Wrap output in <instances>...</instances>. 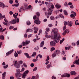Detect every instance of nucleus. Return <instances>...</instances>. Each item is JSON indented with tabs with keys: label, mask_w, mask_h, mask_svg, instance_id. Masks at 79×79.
<instances>
[{
	"label": "nucleus",
	"mask_w": 79,
	"mask_h": 79,
	"mask_svg": "<svg viewBox=\"0 0 79 79\" xmlns=\"http://www.w3.org/2000/svg\"><path fill=\"white\" fill-rule=\"evenodd\" d=\"M58 32V29L57 28H54L52 31V33L53 35L52 37L53 39H54V41L56 42V43L59 42V41L60 40V38H61L60 35L57 33Z\"/></svg>",
	"instance_id": "obj_1"
},
{
	"label": "nucleus",
	"mask_w": 79,
	"mask_h": 79,
	"mask_svg": "<svg viewBox=\"0 0 79 79\" xmlns=\"http://www.w3.org/2000/svg\"><path fill=\"white\" fill-rule=\"evenodd\" d=\"M29 43H30V41H27L25 42L23 41L22 43V45L23 46H26V45H27Z\"/></svg>",
	"instance_id": "obj_2"
},
{
	"label": "nucleus",
	"mask_w": 79,
	"mask_h": 79,
	"mask_svg": "<svg viewBox=\"0 0 79 79\" xmlns=\"http://www.w3.org/2000/svg\"><path fill=\"white\" fill-rule=\"evenodd\" d=\"M10 23L11 24H15L16 23V19H14L11 20V21H10Z\"/></svg>",
	"instance_id": "obj_3"
},
{
	"label": "nucleus",
	"mask_w": 79,
	"mask_h": 79,
	"mask_svg": "<svg viewBox=\"0 0 79 79\" xmlns=\"http://www.w3.org/2000/svg\"><path fill=\"white\" fill-rule=\"evenodd\" d=\"M34 22L36 24H40V21L39 20V17H37L36 20H35Z\"/></svg>",
	"instance_id": "obj_4"
},
{
	"label": "nucleus",
	"mask_w": 79,
	"mask_h": 79,
	"mask_svg": "<svg viewBox=\"0 0 79 79\" xmlns=\"http://www.w3.org/2000/svg\"><path fill=\"white\" fill-rule=\"evenodd\" d=\"M73 22L72 21H69L67 22V25H68L69 27H71L72 26H73Z\"/></svg>",
	"instance_id": "obj_5"
},
{
	"label": "nucleus",
	"mask_w": 79,
	"mask_h": 79,
	"mask_svg": "<svg viewBox=\"0 0 79 79\" xmlns=\"http://www.w3.org/2000/svg\"><path fill=\"white\" fill-rule=\"evenodd\" d=\"M14 50L12 49L10 51H9L8 52H7L6 54V56H9L11 54L12 52H13Z\"/></svg>",
	"instance_id": "obj_6"
},
{
	"label": "nucleus",
	"mask_w": 79,
	"mask_h": 79,
	"mask_svg": "<svg viewBox=\"0 0 79 79\" xmlns=\"http://www.w3.org/2000/svg\"><path fill=\"white\" fill-rule=\"evenodd\" d=\"M50 45L51 47H54L56 45V43L54 41H52L50 43Z\"/></svg>",
	"instance_id": "obj_7"
},
{
	"label": "nucleus",
	"mask_w": 79,
	"mask_h": 79,
	"mask_svg": "<svg viewBox=\"0 0 79 79\" xmlns=\"http://www.w3.org/2000/svg\"><path fill=\"white\" fill-rule=\"evenodd\" d=\"M15 75L17 77H21V76L22 74L20 73V72L19 73H16L15 74Z\"/></svg>",
	"instance_id": "obj_8"
},
{
	"label": "nucleus",
	"mask_w": 79,
	"mask_h": 79,
	"mask_svg": "<svg viewBox=\"0 0 79 79\" xmlns=\"http://www.w3.org/2000/svg\"><path fill=\"white\" fill-rule=\"evenodd\" d=\"M5 6V4L3 2H0V7H2V8H4V6Z\"/></svg>",
	"instance_id": "obj_9"
},
{
	"label": "nucleus",
	"mask_w": 79,
	"mask_h": 79,
	"mask_svg": "<svg viewBox=\"0 0 79 79\" xmlns=\"http://www.w3.org/2000/svg\"><path fill=\"white\" fill-rule=\"evenodd\" d=\"M57 9H59V8H61V6L60 5L58 4H56L55 5Z\"/></svg>",
	"instance_id": "obj_10"
},
{
	"label": "nucleus",
	"mask_w": 79,
	"mask_h": 79,
	"mask_svg": "<svg viewBox=\"0 0 79 79\" xmlns=\"http://www.w3.org/2000/svg\"><path fill=\"white\" fill-rule=\"evenodd\" d=\"M70 73L71 75H74V76H75V75H76V74H77V73L74 71H72L70 72Z\"/></svg>",
	"instance_id": "obj_11"
},
{
	"label": "nucleus",
	"mask_w": 79,
	"mask_h": 79,
	"mask_svg": "<svg viewBox=\"0 0 79 79\" xmlns=\"http://www.w3.org/2000/svg\"><path fill=\"white\" fill-rule=\"evenodd\" d=\"M49 5H50L51 8H52V10H53V9L54 8H55V7H54V5H53V3L51 2H50Z\"/></svg>",
	"instance_id": "obj_12"
},
{
	"label": "nucleus",
	"mask_w": 79,
	"mask_h": 79,
	"mask_svg": "<svg viewBox=\"0 0 79 79\" xmlns=\"http://www.w3.org/2000/svg\"><path fill=\"white\" fill-rule=\"evenodd\" d=\"M79 64V59H78V60H75V63L73 64Z\"/></svg>",
	"instance_id": "obj_13"
},
{
	"label": "nucleus",
	"mask_w": 79,
	"mask_h": 79,
	"mask_svg": "<svg viewBox=\"0 0 79 79\" xmlns=\"http://www.w3.org/2000/svg\"><path fill=\"white\" fill-rule=\"evenodd\" d=\"M76 15H74L73 14H71L70 15V17L73 19H74L75 18V16Z\"/></svg>",
	"instance_id": "obj_14"
},
{
	"label": "nucleus",
	"mask_w": 79,
	"mask_h": 79,
	"mask_svg": "<svg viewBox=\"0 0 79 79\" xmlns=\"http://www.w3.org/2000/svg\"><path fill=\"white\" fill-rule=\"evenodd\" d=\"M44 41H43L40 44V47H42L44 45Z\"/></svg>",
	"instance_id": "obj_15"
},
{
	"label": "nucleus",
	"mask_w": 79,
	"mask_h": 79,
	"mask_svg": "<svg viewBox=\"0 0 79 79\" xmlns=\"http://www.w3.org/2000/svg\"><path fill=\"white\" fill-rule=\"evenodd\" d=\"M24 55L26 56H27V58H31V57L29 56V54L27 53H24Z\"/></svg>",
	"instance_id": "obj_16"
},
{
	"label": "nucleus",
	"mask_w": 79,
	"mask_h": 79,
	"mask_svg": "<svg viewBox=\"0 0 79 79\" xmlns=\"http://www.w3.org/2000/svg\"><path fill=\"white\" fill-rule=\"evenodd\" d=\"M51 62H50V64H48L47 65V69H49V68H50V66L51 67H52V64H51Z\"/></svg>",
	"instance_id": "obj_17"
},
{
	"label": "nucleus",
	"mask_w": 79,
	"mask_h": 79,
	"mask_svg": "<svg viewBox=\"0 0 79 79\" xmlns=\"http://www.w3.org/2000/svg\"><path fill=\"white\" fill-rule=\"evenodd\" d=\"M2 78L3 79H5V77L6 76V72H5L2 74Z\"/></svg>",
	"instance_id": "obj_18"
},
{
	"label": "nucleus",
	"mask_w": 79,
	"mask_h": 79,
	"mask_svg": "<svg viewBox=\"0 0 79 79\" xmlns=\"http://www.w3.org/2000/svg\"><path fill=\"white\" fill-rule=\"evenodd\" d=\"M27 9L28 10H30L31 11V10H32V7H31V5H29L27 7Z\"/></svg>",
	"instance_id": "obj_19"
},
{
	"label": "nucleus",
	"mask_w": 79,
	"mask_h": 79,
	"mask_svg": "<svg viewBox=\"0 0 79 79\" xmlns=\"http://www.w3.org/2000/svg\"><path fill=\"white\" fill-rule=\"evenodd\" d=\"M14 66L15 68H20V65L18 64L15 65Z\"/></svg>",
	"instance_id": "obj_20"
},
{
	"label": "nucleus",
	"mask_w": 79,
	"mask_h": 79,
	"mask_svg": "<svg viewBox=\"0 0 79 79\" xmlns=\"http://www.w3.org/2000/svg\"><path fill=\"white\" fill-rule=\"evenodd\" d=\"M19 3L17 4H15L12 5V6H15V7H18L19 6Z\"/></svg>",
	"instance_id": "obj_21"
},
{
	"label": "nucleus",
	"mask_w": 79,
	"mask_h": 79,
	"mask_svg": "<svg viewBox=\"0 0 79 79\" xmlns=\"http://www.w3.org/2000/svg\"><path fill=\"white\" fill-rule=\"evenodd\" d=\"M13 62L14 63V64L15 65H16V64H18V60H14L13 61Z\"/></svg>",
	"instance_id": "obj_22"
},
{
	"label": "nucleus",
	"mask_w": 79,
	"mask_h": 79,
	"mask_svg": "<svg viewBox=\"0 0 79 79\" xmlns=\"http://www.w3.org/2000/svg\"><path fill=\"white\" fill-rule=\"evenodd\" d=\"M26 76H27V74H25L24 73H23L22 76V78H23V79H25V78H26Z\"/></svg>",
	"instance_id": "obj_23"
},
{
	"label": "nucleus",
	"mask_w": 79,
	"mask_h": 79,
	"mask_svg": "<svg viewBox=\"0 0 79 79\" xmlns=\"http://www.w3.org/2000/svg\"><path fill=\"white\" fill-rule=\"evenodd\" d=\"M50 19L51 20H53L55 19V17L53 16H52L50 17Z\"/></svg>",
	"instance_id": "obj_24"
},
{
	"label": "nucleus",
	"mask_w": 79,
	"mask_h": 79,
	"mask_svg": "<svg viewBox=\"0 0 79 79\" xmlns=\"http://www.w3.org/2000/svg\"><path fill=\"white\" fill-rule=\"evenodd\" d=\"M18 15V13H17L16 15H15V14H13V16L14 18H17V16Z\"/></svg>",
	"instance_id": "obj_25"
},
{
	"label": "nucleus",
	"mask_w": 79,
	"mask_h": 79,
	"mask_svg": "<svg viewBox=\"0 0 79 79\" xmlns=\"http://www.w3.org/2000/svg\"><path fill=\"white\" fill-rule=\"evenodd\" d=\"M64 15H66V16H68V14L67 11H66V10H64Z\"/></svg>",
	"instance_id": "obj_26"
},
{
	"label": "nucleus",
	"mask_w": 79,
	"mask_h": 79,
	"mask_svg": "<svg viewBox=\"0 0 79 79\" xmlns=\"http://www.w3.org/2000/svg\"><path fill=\"white\" fill-rule=\"evenodd\" d=\"M14 56L15 57H18V54L17 53H16V51H15V53Z\"/></svg>",
	"instance_id": "obj_27"
},
{
	"label": "nucleus",
	"mask_w": 79,
	"mask_h": 79,
	"mask_svg": "<svg viewBox=\"0 0 79 79\" xmlns=\"http://www.w3.org/2000/svg\"><path fill=\"white\" fill-rule=\"evenodd\" d=\"M48 10L49 12H52L53 11V9H52L51 8H49Z\"/></svg>",
	"instance_id": "obj_28"
},
{
	"label": "nucleus",
	"mask_w": 79,
	"mask_h": 79,
	"mask_svg": "<svg viewBox=\"0 0 79 79\" xmlns=\"http://www.w3.org/2000/svg\"><path fill=\"white\" fill-rule=\"evenodd\" d=\"M17 53L19 54V55H21V53H22V51L21 50H20L18 51H17Z\"/></svg>",
	"instance_id": "obj_29"
},
{
	"label": "nucleus",
	"mask_w": 79,
	"mask_h": 79,
	"mask_svg": "<svg viewBox=\"0 0 79 79\" xmlns=\"http://www.w3.org/2000/svg\"><path fill=\"white\" fill-rule=\"evenodd\" d=\"M64 40V38H63L62 40L60 41V44H61L63 42V41Z\"/></svg>",
	"instance_id": "obj_30"
},
{
	"label": "nucleus",
	"mask_w": 79,
	"mask_h": 79,
	"mask_svg": "<svg viewBox=\"0 0 79 79\" xmlns=\"http://www.w3.org/2000/svg\"><path fill=\"white\" fill-rule=\"evenodd\" d=\"M0 39L1 40H4V36L3 35H0Z\"/></svg>",
	"instance_id": "obj_31"
},
{
	"label": "nucleus",
	"mask_w": 79,
	"mask_h": 79,
	"mask_svg": "<svg viewBox=\"0 0 79 79\" xmlns=\"http://www.w3.org/2000/svg\"><path fill=\"white\" fill-rule=\"evenodd\" d=\"M66 73H64V74L61 75V77H66Z\"/></svg>",
	"instance_id": "obj_32"
},
{
	"label": "nucleus",
	"mask_w": 79,
	"mask_h": 79,
	"mask_svg": "<svg viewBox=\"0 0 79 79\" xmlns=\"http://www.w3.org/2000/svg\"><path fill=\"white\" fill-rule=\"evenodd\" d=\"M29 70H27L24 72L23 74H26L27 75V74H28V73H29Z\"/></svg>",
	"instance_id": "obj_33"
},
{
	"label": "nucleus",
	"mask_w": 79,
	"mask_h": 79,
	"mask_svg": "<svg viewBox=\"0 0 79 79\" xmlns=\"http://www.w3.org/2000/svg\"><path fill=\"white\" fill-rule=\"evenodd\" d=\"M56 56V53H53L52 55V58H54V57H55Z\"/></svg>",
	"instance_id": "obj_34"
},
{
	"label": "nucleus",
	"mask_w": 79,
	"mask_h": 79,
	"mask_svg": "<svg viewBox=\"0 0 79 79\" xmlns=\"http://www.w3.org/2000/svg\"><path fill=\"white\" fill-rule=\"evenodd\" d=\"M60 17V18H63V19H64V17L62 15V14H60L59 15Z\"/></svg>",
	"instance_id": "obj_35"
},
{
	"label": "nucleus",
	"mask_w": 79,
	"mask_h": 79,
	"mask_svg": "<svg viewBox=\"0 0 79 79\" xmlns=\"http://www.w3.org/2000/svg\"><path fill=\"white\" fill-rule=\"evenodd\" d=\"M56 54H59L60 53V51L59 50H57L56 51Z\"/></svg>",
	"instance_id": "obj_36"
},
{
	"label": "nucleus",
	"mask_w": 79,
	"mask_h": 79,
	"mask_svg": "<svg viewBox=\"0 0 79 79\" xmlns=\"http://www.w3.org/2000/svg\"><path fill=\"white\" fill-rule=\"evenodd\" d=\"M37 54V53L35 52H34L31 55L32 56H35Z\"/></svg>",
	"instance_id": "obj_37"
},
{
	"label": "nucleus",
	"mask_w": 79,
	"mask_h": 79,
	"mask_svg": "<svg viewBox=\"0 0 79 79\" xmlns=\"http://www.w3.org/2000/svg\"><path fill=\"white\" fill-rule=\"evenodd\" d=\"M34 31H38L39 30V28H38L37 27H34Z\"/></svg>",
	"instance_id": "obj_38"
},
{
	"label": "nucleus",
	"mask_w": 79,
	"mask_h": 79,
	"mask_svg": "<svg viewBox=\"0 0 79 79\" xmlns=\"http://www.w3.org/2000/svg\"><path fill=\"white\" fill-rule=\"evenodd\" d=\"M26 24L27 25H30V24H31V22H30V21H28L27 22Z\"/></svg>",
	"instance_id": "obj_39"
},
{
	"label": "nucleus",
	"mask_w": 79,
	"mask_h": 79,
	"mask_svg": "<svg viewBox=\"0 0 79 79\" xmlns=\"http://www.w3.org/2000/svg\"><path fill=\"white\" fill-rule=\"evenodd\" d=\"M45 37L46 38H50V37H51V36L50 35H45Z\"/></svg>",
	"instance_id": "obj_40"
},
{
	"label": "nucleus",
	"mask_w": 79,
	"mask_h": 79,
	"mask_svg": "<svg viewBox=\"0 0 79 79\" xmlns=\"http://www.w3.org/2000/svg\"><path fill=\"white\" fill-rule=\"evenodd\" d=\"M16 71L17 73H20V69H16Z\"/></svg>",
	"instance_id": "obj_41"
},
{
	"label": "nucleus",
	"mask_w": 79,
	"mask_h": 79,
	"mask_svg": "<svg viewBox=\"0 0 79 79\" xmlns=\"http://www.w3.org/2000/svg\"><path fill=\"white\" fill-rule=\"evenodd\" d=\"M20 10L21 11H24L25 10V8L24 7L20 8Z\"/></svg>",
	"instance_id": "obj_42"
},
{
	"label": "nucleus",
	"mask_w": 79,
	"mask_h": 79,
	"mask_svg": "<svg viewBox=\"0 0 79 79\" xmlns=\"http://www.w3.org/2000/svg\"><path fill=\"white\" fill-rule=\"evenodd\" d=\"M55 50V48L54 47H52L51 48V52H53L54 50Z\"/></svg>",
	"instance_id": "obj_43"
},
{
	"label": "nucleus",
	"mask_w": 79,
	"mask_h": 79,
	"mask_svg": "<svg viewBox=\"0 0 79 79\" xmlns=\"http://www.w3.org/2000/svg\"><path fill=\"white\" fill-rule=\"evenodd\" d=\"M25 69H24V68L23 67L21 69V71H20V72H21V73H22V72H24V71Z\"/></svg>",
	"instance_id": "obj_44"
},
{
	"label": "nucleus",
	"mask_w": 79,
	"mask_h": 79,
	"mask_svg": "<svg viewBox=\"0 0 79 79\" xmlns=\"http://www.w3.org/2000/svg\"><path fill=\"white\" fill-rule=\"evenodd\" d=\"M66 77H70V76H71L70 75V74H68V73H66Z\"/></svg>",
	"instance_id": "obj_45"
},
{
	"label": "nucleus",
	"mask_w": 79,
	"mask_h": 79,
	"mask_svg": "<svg viewBox=\"0 0 79 79\" xmlns=\"http://www.w3.org/2000/svg\"><path fill=\"white\" fill-rule=\"evenodd\" d=\"M19 64H23V61H22V60H20L19 61Z\"/></svg>",
	"instance_id": "obj_46"
},
{
	"label": "nucleus",
	"mask_w": 79,
	"mask_h": 79,
	"mask_svg": "<svg viewBox=\"0 0 79 79\" xmlns=\"http://www.w3.org/2000/svg\"><path fill=\"white\" fill-rule=\"evenodd\" d=\"M66 34V31H64L62 33V35H65Z\"/></svg>",
	"instance_id": "obj_47"
},
{
	"label": "nucleus",
	"mask_w": 79,
	"mask_h": 79,
	"mask_svg": "<svg viewBox=\"0 0 79 79\" xmlns=\"http://www.w3.org/2000/svg\"><path fill=\"white\" fill-rule=\"evenodd\" d=\"M50 60V57H49V56H47V59L46 60V61H48V60Z\"/></svg>",
	"instance_id": "obj_48"
},
{
	"label": "nucleus",
	"mask_w": 79,
	"mask_h": 79,
	"mask_svg": "<svg viewBox=\"0 0 79 79\" xmlns=\"http://www.w3.org/2000/svg\"><path fill=\"white\" fill-rule=\"evenodd\" d=\"M37 67H35L33 69V71H37Z\"/></svg>",
	"instance_id": "obj_49"
},
{
	"label": "nucleus",
	"mask_w": 79,
	"mask_h": 79,
	"mask_svg": "<svg viewBox=\"0 0 79 79\" xmlns=\"http://www.w3.org/2000/svg\"><path fill=\"white\" fill-rule=\"evenodd\" d=\"M52 12H48V15L50 16L51 15H52Z\"/></svg>",
	"instance_id": "obj_50"
},
{
	"label": "nucleus",
	"mask_w": 79,
	"mask_h": 79,
	"mask_svg": "<svg viewBox=\"0 0 79 79\" xmlns=\"http://www.w3.org/2000/svg\"><path fill=\"white\" fill-rule=\"evenodd\" d=\"M4 21L6 23H8V20H7L6 18H5L4 19Z\"/></svg>",
	"instance_id": "obj_51"
},
{
	"label": "nucleus",
	"mask_w": 79,
	"mask_h": 79,
	"mask_svg": "<svg viewBox=\"0 0 79 79\" xmlns=\"http://www.w3.org/2000/svg\"><path fill=\"white\" fill-rule=\"evenodd\" d=\"M46 30L47 32H49L50 31V28H47Z\"/></svg>",
	"instance_id": "obj_52"
},
{
	"label": "nucleus",
	"mask_w": 79,
	"mask_h": 79,
	"mask_svg": "<svg viewBox=\"0 0 79 79\" xmlns=\"http://www.w3.org/2000/svg\"><path fill=\"white\" fill-rule=\"evenodd\" d=\"M71 12L72 13H73V14L75 15V16H76V12H73V10H72L71 11Z\"/></svg>",
	"instance_id": "obj_53"
},
{
	"label": "nucleus",
	"mask_w": 79,
	"mask_h": 79,
	"mask_svg": "<svg viewBox=\"0 0 79 79\" xmlns=\"http://www.w3.org/2000/svg\"><path fill=\"white\" fill-rule=\"evenodd\" d=\"M64 6H68V2H66L64 3Z\"/></svg>",
	"instance_id": "obj_54"
},
{
	"label": "nucleus",
	"mask_w": 79,
	"mask_h": 79,
	"mask_svg": "<svg viewBox=\"0 0 79 79\" xmlns=\"http://www.w3.org/2000/svg\"><path fill=\"white\" fill-rule=\"evenodd\" d=\"M65 31H66V33L68 34L69 32V30L68 29H66Z\"/></svg>",
	"instance_id": "obj_55"
},
{
	"label": "nucleus",
	"mask_w": 79,
	"mask_h": 79,
	"mask_svg": "<svg viewBox=\"0 0 79 79\" xmlns=\"http://www.w3.org/2000/svg\"><path fill=\"white\" fill-rule=\"evenodd\" d=\"M32 61L33 62H35L36 61H38V59H33Z\"/></svg>",
	"instance_id": "obj_56"
},
{
	"label": "nucleus",
	"mask_w": 79,
	"mask_h": 79,
	"mask_svg": "<svg viewBox=\"0 0 79 79\" xmlns=\"http://www.w3.org/2000/svg\"><path fill=\"white\" fill-rule=\"evenodd\" d=\"M2 15L0 13V19H2Z\"/></svg>",
	"instance_id": "obj_57"
},
{
	"label": "nucleus",
	"mask_w": 79,
	"mask_h": 79,
	"mask_svg": "<svg viewBox=\"0 0 79 79\" xmlns=\"http://www.w3.org/2000/svg\"><path fill=\"white\" fill-rule=\"evenodd\" d=\"M9 3L10 4H12V3H13V1L11 0H9Z\"/></svg>",
	"instance_id": "obj_58"
},
{
	"label": "nucleus",
	"mask_w": 79,
	"mask_h": 79,
	"mask_svg": "<svg viewBox=\"0 0 79 79\" xmlns=\"http://www.w3.org/2000/svg\"><path fill=\"white\" fill-rule=\"evenodd\" d=\"M36 16H40V13H39V12L36 13Z\"/></svg>",
	"instance_id": "obj_59"
},
{
	"label": "nucleus",
	"mask_w": 79,
	"mask_h": 79,
	"mask_svg": "<svg viewBox=\"0 0 79 79\" xmlns=\"http://www.w3.org/2000/svg\"><path fill=\"white\" fill-rule=\"evenodd\" d=\"M34 49L36 50H39V47L37 46L36 47L34 48Z\"/></svg>",
	"instance_id": "obj_60"
},
{
	"label": "nucleus",
	"mask_w": 79,
	"mask_h": 79,
	"mask_svg": "<svg viewBox=\"0 0 79 79\" xmlns=\"http://www.w3.org/2000/svg\"><path fill=\"white\" fill-rule=\"evenodd\" d=\"M23 65L24 66V67H25V68L27 67V65H26V63H23Z\"/></svg>",
	"instance_id": "obj_61"
},
{
	"label": "nucleus",
	"mask_w": 79,
	"mask_h": 79,
	"mask_svg": "<svg viewBox=\"0 0 79 79\" xmlns=\"http://www.w3.org/2000/svg\"><path fill=\"white\" fill-rule=\"evenodd\" d=\"M35 79H39V75H37L35 76Z\"/></svg>",
	"instance_id": "obj_62"
},
{
	"label": "nucleus",
	"mask_w": 79,
	"mask_h": 79,
	"mask_svg": "<svg viewBox=\"0 0 79 79\" xmlns=\"http://www.w3.org/2000/svg\"><path fill=\"white\" fill-rule=\"evenodd\" d=\"M52 79H56V77H55L54 76H52Z\"/></svg>",
	"instance_id": "obj_63"
},
{
	"label": "nucleus",
	"mask_w": 79,
	"mask_h": 79,
	"mask_svg": "<svg viewBox=\"0 0 79 79\" xmlns=\"http://www.w3.org/2000/svg\"><path fill=\"white\" fill-rule=\"evenodd\" d=\"M79 79V75L77 77H76L74 79Z\"/></svg>",
	"instance_id": "obj_64"
}]
</instances>
